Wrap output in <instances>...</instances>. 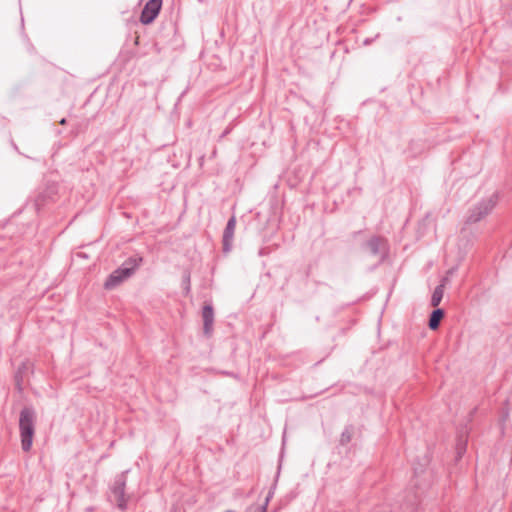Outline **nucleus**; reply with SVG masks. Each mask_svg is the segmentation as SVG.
<instances>
[{
    "instance_id": "12",
    "label": "nucleus",
    "mask_w": 512,
    "mask_h": 512,
    "mask_svg": "<svg viewBox=\"0 0 512 512\" xmlns=\"http://www.w3.org/2000/svg\"><path fill=\"white\" fill-rule=\"evenodd\" d=\"M246 512H266L265 506H261L260 504L251 505L247 508Z\"/></svg>"
},
{
    "instance_id": "14",
    "label": "nucleus",
    "mask_w": 512,
    "mask_h": 512,
    "mask_svg": "<svg viewBox=\"0 0 512 512\" xmlns=\"http://www.w3.org/2000/svg\"><path fill=\"white\" fill-rule=\"evenodd\" d=\"M457 456L460 458L462 454L465 452V444L463 442H460L457 445Z\"/></svg>"
},
{
    "instance_id": "2",
    "label": "nucleus",
    "mask_w": 512,
    "mask_h": 512,
    "mask_svg": "<svg viewBox=\"0 0 512 512\" xmlns=\"http://www.w3.org/2000/svg\"><path fill=\"white\" fill-rule=\"evenodd\" d=\"M498 202V193L493 192L487 197L481 199L478 201L475 205H473L472 208L469 209L467 217H466V223L467 224H473L481 221L484 219L487 215H489L492 210L495 208L496 204Z\"/></svg>"
},
{
    "instance_id": "10",
    "label": "nucleus",
    "mask_w": 512,
    "mask_h": 512,
    "mask_svg": "<svg viewBox=\"0 0 512 512\" xmlns=\"http://www.w3.org/2000/svg\"><path fill=\"white\" fill-rule=\"evenodd\" d=\"M444 316V311L442 309H436L432 312L429 319V328L431 330H435L439 327V323Z\"/></svg>"
},
{
    "instance_id": "16",
    "label": "nucleus",
    "mask_w": 512,
    "mask_h": 512,
    "mask_svg": "<svg viewBox=\"0 0 512 512\" xmlns=\"http://www.w3.org/2000/svg\"><path fill=\"white\" fill-rule=\"evenodd\" d=\"M65 122H66V121H65V119H62V120L60 121V123H61V124H65Z\"/></svg>"
},
{
    "instance_id": "8",
    "label": "nucleus",
    "mask_w": 512,
    "mask_h": 512,
    "mask_svg": "<svg viewBox=\"0 0 512 512\" xmlns=\"http://www.w3.org/2000/svg\"><path fill=\"white\" fill-rule=\"evenodd\" d=\"M446 281H447V278H444L442 280V283L435 288V290L432 294V297H431V305L433 307H437L440 304V302L443 298L444 286H445Z\"/></svg>"
},
{
    "instance_id": "6",
    "label": "nucleus",
    "mask_w": 512,
    "mask_h": 512,
    "mask_svg": "<svg viewBox=\"0 0 512 512\" xmlns=\"http://www.w3.org/2000/svg\"><path fill=\"white\" fill-rule=\"evenodd\" d=\"M236 227V218L235 216H232L225 227L224 233H223V250L224 252H229L232 247V242L234 238V232Z\"/></svg>"
},
{
    "instance_id": "13",
    "label": "nucleus",
    "mask_w": 512,
    "mask_h": 512,
    "mask_svg": "<svg viewBox=\"0 0 512 512\" xmlns=\"http://www.w3.org/2000/svg\"><path fill=\"white\" fill-rule=\"evenodd\" d=\"M273 495H274V491H273V489H271V490L268 492V494H267V496H266V498H265L264 503H263V504H260V505H261V506H265V509H267L268 503H269V501L272 499Z\"/></svg>"
},
{
    "instance_id": "9",
    "label": "nucleus",
    "mask_w": 512,
    "mask_h": 512,
    "mask_svg": "<svg viewBox=\"0 0 512 512\" xmlns=\"http://www.w3.org/2000/svg\"><path fill=\"white\" fill-rule=\"evenodd\" d=\"M367 247L369 248L371 254L377 255L384 247V240L379 237H373L367 242Z\"/></svg>"
},
{
    "instance_id": "5",
    "label": "nucleus",
    "mask_w": 512,
    "mask_h": 512,
    "mask_svg": "<svg viewBox=\"0 0 512 512\" xmlns=\"http://www.w3.org/2000/svg\"><path fill=\"white\" fill-rule=\"evenodd\" d=\"M134 268L120 267L110 274L104 283L108 290L114 289L133 274Z\"/></svg>"
},
{
    "instance_id": "7",
    "label": "nucleus",
    "mask_w": 512,
    "mask_h": 512,
    "mask_svg": "<svg viewBox=\"0 0 512 512\" xmlns=\"http://www.w3.org/2000/svg\"><path fill=\"white\" fill-rule=\"evenodd\" d=\"M203 317V330L206 335H209L212 331L214 322V311L211 305H205L202 311Z\"/></svg>"
},
{
    "instance_id": "3",
    "label": "nucleus",
    "mask_w": 512,
    "mask_h": 512,
    "mask_svg": "<svg viewBox=\"0 0 512 512\" xmlns=\"http://www.w3.org/2000/svg\"><path fill=\"white\" fill-rule=\"evenodd\" d=\"M126 473L127 472H123L120 475H118L115 478L114 483L111 487V494H110L111 501L116 503V505L120 509H125L127 506L128 498L126 497V494H125Z\"/></svg>"
},
{
    "instance_id": "11",
    "label": "nucleus",
    "mask_w": 512,
    "mask_h": 512,
    "mask_svg": "<svg viewBox=\"0 0 512 512\" xmlns=\"http://www.w3.org/2000/svg\"><path fill=\"white\" fill-rule=\"evenodd\" d=\"M352 439V430L350 428H346L342 434H341V438H340V442L341 444H347L351 441Z\"/></svg>"
},
{
    "instance_id": "4",
    "label": "nucleus",
    "mask_w": 512,
    "mask_h": 512,
    "mask_svg": "<svg viewBox=\"0 0 512 512\" xmlns=\"http://www.w3.org/2000/svg\"><path fill=\"white\" fill-rule=\"evenodd\" d=\"M162 6V0H149L144 6L140 22L144 25L151 24L158 16Z\"/></svg>"
},
{
    "instance_id": "1",
    "label": "nucleus",
    "mask_w": 512,
    "mask_h": 512,
    "mask_svg": "<svg viewBox=\"0 0 512 512\" xmlns=\"http://www.w3.org/2000/svg\"><path fill=\"white\" fill-rule=\"evenodd\" d=\"M36 414L32 407H24L20 412L19 429L21 436V447L28 452L33 443L35 432Z\"/></svg>"
},
{
    "instance_id": "15",
    "label": "nucleus",
    "mask_w": 512,
    "mask_h": 512,
    "mask_svg": "<svg viewBox=\"0 0 512 512\" xmlns=\"http://www.w3.org/2000/svg\"><path fill=\"white\" fill-rule=\"evenodd\" d=\"M184 283H185V285H186V286H185V290H186L187 292H189V290H190V276H189V275H187V276L185 277V279H184Z\"/></svg>"
}]
</instances>
